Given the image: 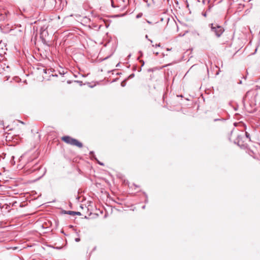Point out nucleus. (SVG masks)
I'll return each mask as SVG.
<instances>
[{
  "label": "nucleus",
  "mask_w": 260,
  "mask_h": 260,
  "mask_svg": "<svg viewBox=\"0 0 260 260\" xmlns=\"http://www.w3.org/2000/svg\"><path fill=\"white\" fill-rule=\"evenodd\" d=\"M155 45L156 47H157V46L159 47V46H160V43H159L158 44L157 43H155Z\"/></svg>",
  "instance_id": "7"
},
{
  "label": "nucleus",
  "mask_w": 260,
  "mask_h": 260,
  "mask_svg": "<svg viewBox=\"0 0 260 260\" xmlns=\"http://www.w3.org/2000/svg\"><path fill=\"white\" fill-rule=\"evenodd\" d=\"M248 92H247L246 93V96L247 95V94H248Z\"/></svg>",
  "instance_id": "14"
},
{
  "label": "nucleus",
  "mask_w": 260,
  "mask_h": 260,
  "mask_svg": "<svg viewBox=\"0 0 260 260\" xmlns=\"http://www.w3.org/2000/svg\"><path fill=\"white\" fill-rule=\"evenodd\" d=\"M245 139L244 132L243 131L235 129L231 132L230 140L233 141L235 143L237 144L239 146L243 145V143L245 141Z\"/></svg>",
  "instance_id": "1"
},
{
  "label": "nucleus",
  "mask_w": 260,
  "mask_h": 260,
  "mask_svg": "<svg viewBox=\"0 0 260 260\" xmlns=\"http://www.w3.org/2000/svg\"><path fill=\"white\" fill-rule=\"evenodd\" d=\"M218 120V119H214V121H217V120Z\"/></svg>",
  "instance_id": "13"
},
{
  "label": "nucleus",
  "mask_w": 260,
  "mask_h": 260,
  "mask_svg": "<svg viewBox=\"0 0 260 260\" xmlns=\"http://www.w3.org/2000/svg\"><path fill=\"white\" fill-rule=\"evenodd\" d=\"M244 135H245V136H246V137L245 138V139H248L249 140V141L250 140V136H249V134L247 132H245L244 133Z\"/></svg>",
  "instance_id": "4"
},
{
  "label": "nucleus",
  "mask_w": 260,
  "mask_h": 260,
  "mask_svg": "<svg viewBox=\"0 0 260 260\" xmlns=\"http://www.w3.org/2000/svg\"><path fill=\"white\" fill-rule=\"evenodd\" d=\"M224 29L223 27L220 25H216L213 26L212 25V32H213L215 35L217 37H220L221 35L223 33Z\"/></svg>",
  "instance_id": "3"
},
{
  "label": "nucleus",
  "mask_w": 260,
  "mask_h": 260,
  "mask_svg": "<svg viewBox=\"0 0 260 260\" xmlns=\"http://www.w3.org/2000/svg\"><path fill=\"white\" fill-rule=\"evenodd\" d=\"M204 16H206V13L204 14Z\"/></svg>",
  "instance_id": "15"
},
{
  "label": "nucleus",
  "mask_w": 260,
  "mask_h": 260,
  "mask_svg": "<svg viewBox=\"0 0 260 260\" xmlns=\"http://www.w3.org/2000/svg\"><path fill=\"white\" fill-rule=\"evenodd\" d=\"M151 42L152 45L153 46H155V43H153V42L152 41H151Z\"/></svg>",
  "instance_id": "8"
},
{
  "label": "nucleus",
  "mask_w": 260,
  "mask_h": 260,
  "mask_svg": "<svg viewBox=\"0 0 260 260\" xmlns=\"http://www.w3.org/2000/svg\"><path fill=\"white\" fill-rule=\"evenodd\" d=\"M219 71H217V72H216V73H215V75H218V74H219Z\"/></svg>",
  "instance_id": "10"
},
{
  "label": "nucleus",
  "mask_w": 260,
  "mask_h": 260,
  "mask_svg": "<svg viewBox=\"0 0 260 260\" xmlns=\"http://www.w3.org/2000/svg\"><path fill=\"white\" fill-rule=\"evenodd\" d=\"M70 215H75V211H68V213Z\"/></svg>",
  "instance_id": "5"
},
{
  "label": "nucleus",
  "mask_w": 260,
  "mask_h": 260,
  "mask_svg": "<svg viewBox=\"0 0 260 260\" xmlns=\"http://www.w3.org/2000/svg\"><path fill=\"white\" fill-rule=\"evenodd\" d=\"M75 215H81V213L79 212H75Z\"/></svg>",
  "instance_id": "6"
},
{
  "label": "nucleus",
  "mask_w": 260,
  "mask_h": 260,
  "mask_svg": "<svg viewBox=\"0 0 260 260\" xmlns=\"http://www.w3.org/2000/svg\"><path fill=\"white\" fill-rule=\"evenodd\" d=\"M98 163L100 165H102V166H104V164L102 163V162H100V161H98Z\"/></svg>",
  "instance_id": "9"
},
{
  "label": "nucleus",
  "mask_w": 260,
  "mask_h": 260,
  "mask_svg": "<svg viewBox=\"0 0 260 260\" xmlns=\"http://www.w3.org/2000/svg\"><path fill=\"white\" fill-rule=\"evenodd\" d=\"M112 6L114 7V6H113V2L112 1Z\"/></svg>",
  "instance_id": "12"
},
{
  "label": "nucleus",
  "mask_w": 260,
  "mask_h": 260,
  "mask_svg": "<svg viewBox=\"0 0 260 260\" xmlns=\"http://www.w3.org/2000/svg\"><path fill=\"white\" fill-rule=\"evenodd\" d=\"M61 140L68 144L75 146L78 148H82L83 147V144L81 142L69 136L62 137Z\"/></svg>",
  "instance_id": "2"
},
{
  "label": "nucleus",
  "mask_w": 260,
  "mask_h": 260,
  "mask_svg": "<svg viewBox=\"0 0 260 260\" xmlns=\"http://www.w3.org/2000/svg\"><path fill=\"white\" fill-rule=\"evenodd\" d=\"M96 250V247H94L93 249V251H94V250Z\"/></svg>",
  "instance_id": "11"
}]
</instances>
